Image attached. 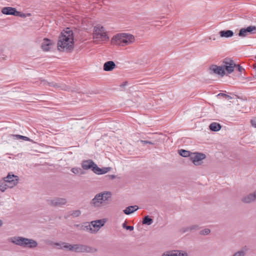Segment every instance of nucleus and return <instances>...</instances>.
Masks as SVG:
<instances>
[{
  "instance_id": "1",
  "label": "nucleus",
  "mask_w": 256,
  "mask_h": 256,
  "mask_svg": "<svg viewBox=\"0 0 256 256\" xmlns=\"http://www.w3.org/2000/svg\"><path fill=\"white\" fill-rule=\"evenodd\" d=\"M74 47L73 32L70 28L64 30L59 37L58 48L60 50L68 51L72 50Z\"/></svg>"
},
{
  "instance_id": "2",
  "label": "nucleus",
  "mask_w": 256,
  "mask_h": 256,
  "mask_svg": "<svg viewBox=\"0 0 256 256\" xmlns=\"http://www.w3.org/2000/svg\"><path fill=\"white\" fill-rule=\"evenodd\" d=\"M112 194L108 191H103L95 195L90 200V206L96 208H100L108 206L110 202Z\"/></svg>"
},
{
  "instance_id": "3",
  "label": "nucleus",
  "mask_w": 256,
  "mask_h": 256,
  "mask_svg": "<svg viewBox=\"0 0 256 256\" xmlns=\"http://www.w3.org/2000/svg\"><path fill=\"white\" fill-rule=\"evenodd\" d=\"M135 37L130 34L122 32L112 36L111 42L120 46H125L132 44L135 42Z\"/></svg>"
},
{
  "instance_id": "4",
  "label": "nucleus",
  "mask_w": 256,
  "mask_h": 256,
  "mask_svg": "<svg viewBox=\"0 0 256 256\" xmlns=\"http://www.w3.org/2000/svg\"><path fill=\"white\" fill-rule=\"evenodd\" d=\"M9 241L16 245L30 248H35L38 245V242L36 240L22 236L10 238Z\"/></svg>"
},
{
  "instance_id": "5",
  "label": "nucleus",
  "mask_w": 256,
  "mask_h": 256,
  "mask_svg": "<svg viewBox=\"0 0 256 256\" xmlns=\"http://www.w3.org/2000/svg\"><path fill=\"white\" fill-rule=\"evenodd\" d=\"M93 38L96 40L102 42L108 41L109 40L106 31L104 28L100 24L94 26L93 32Z\"/></svg>"
},
{
  "instance_id": "6",
  "label": "nucleus",
  "mask_w": 256,
  "mask_h": 256,
  "mask_svg": "<svg viewBox=\"0 0 256 256\" xmlns=\"http://www.w3.org/2000/svg\"><path fill=\"white\" fill-rule=\"evenodd\" d=\"M97 251L96 248L91 247L85 244H74L73 252H88L94 253Z\"/></svg>"
},
{
  "instance_id": "7",
  "label": "nucleus",
  "mask_w": 256,
  "mask_h": 256,
  "mask_svg": "<svg viewBox=\"0 0 256 256\" xmlns=\"http://www.w3.org/2000/svg\"><path fill=\"white\" fill-rule=\"evenodd\" d=\"M3 180L9 185L10 188H12L18 184L19 177L12 172H9L8 176L4 177Z\"/></svg>"
},
{
  "instance_id": "8",
  "label": "nucleus",
  "mask_w": 256,
  "mask_h": 256,
  "mask_svg": "<svg viewBox=\"0 0 256 256\" xmlns=\"http://www.w3.org/2000/svg\"><path fill=\"white\" fill-rule=\"evenodd\" d=\"M223 66L224 68V71L226 70L228 74H230L234 72V68L236 64L234 61L230 58H226L223 62Z\"/></svg>"
},
{
  "instance_id": "9",
  "label": "nucleus",
  "mask_w": 256,
  "mask_h": 256,
  "mask_svg": "<svg viewBox=\"0 0 256 256\" xmlns=\"http://www.w3.org/2000/svg\"><path fill=\"white\" fill-rule=\"evenodd\" d=\"M206 155L202 153H194L190 156V159L196 166L200 165L203 160L206 158Z\"/></svg>"
},
{
  "instance_id": "10",
  "label": "nucleus",
  "mask_w": 256,
  "mask_h": 256,
  "mask_svg": "<svg viewBox=\"0 0 256 256\" xmlns=\"http://www.w3.org/2000/svg\"><path fill=\"white\" fill-rule=\"evenodd\" d=\"M90 223L92 234H96L104 225L106 220L104 219L92 221Z\"/></svg>"
},
{
  "instance_id": "11",
  "label": "nucleus",
  "mask_w": 256,
  "mask_h": 256,
  "mask_svg": "<svg viewBox=\"0 0 256 256\" xmlns=\"http://www.w3.org/2000/svg\"><path fill=\"white\" fill-rule=\"evenodd\" d=\"M210 70L213 73L220 75V76H224L225 74V71L224 67L222 66H218L216 65H212L210 68Z\"/></svg>"
},
{
  "instance_id": "12",
  "label": "nucleus",
  "mask_w": 256,
  "mask_h": 256,
  "mask_svg": "<svg viewBox=\"0 0 256 256\" xmlns=\"http://www.w3.org/2000/svg\"><path fill=\"white\" fill-rule=\"evenodd\" d=\"M48 202L52 206H61L66 204V200L64 198H55L54 200H48Z\"/></svg>"
},
{
  "instance_id": "13",
  "label": "nucleus",
  "mask_w": 256,
  "mask_h": 256,
  "mask_svg": "<svg viewBox=\"0 0 256 256\" xmlns=\"http://www.w3.org/2000/svg\"><path fill=\"white\" fill-rule=\"evenodd\" d=\"M254 30H256V26H249L246 28H241L238 33V36L241 37H245L248 33H252Z\"/></svg>"
},
{
  "instance_id": "14",
  "label": "nucleus",
  "mask_w": 256,
  "mask_h": 256,
  "mask_svg": "<svg viewBox=\"0 0 256 256\" xmlns=\"http://www.w3.org/2000/svg\"><path fill=\"white\" fill-rule=\"evenodd\" d=\"M96 166V164L91 160H83L82 162V167L85 170L92 168L94 172V167Z\"/></svg>"
},
{
  "instance_id": "15",
  "label": "nucleus",
  "mask_w": 256,
  "mask_h": 256,
  "mask_svg": "<svg viewBox=\"0 0 256 256\" xmlns=\"http://www.w3.org/2000/svg\"><path fill=\"white\" fill-rule=\"evenodd\" d=\"M2 12L4 14L16 16L18 11L15 8L12 7H4L2 10Z\"/></svg>"
},
{
  "instance_id": "16",
  "label": "nucleus",
  "mask_w": 256,
  "mask_h": 256,
  "mask_svg": "<svg viewBox=\"0 0 256 256\" xmlns=\"http://www.w3.org/2000/svg\"><path fill=\"white\" fill-rule=\"evenodd\" d=\"M52 44V41L48 38H44V41L42 44L41 47L44 51L48 52L50 50Z\"/></svg>"
},
{
  "instance_id": "17",
  "label": "nucleus",
  "mask_w": 256,
  "mask_h": 256,
  "mask_svg": "<svg viewBox=\"0 0 256 256\" xmlns=\"http://www.w3.org/2000/svg\"><path fill=\"white\" fill-rule=\"evenodd\" d=\"M115 63L112 60L106 62L103 66L104 70L106 72L112 71L116 67Z\"/></svg>"
},
{
  "instance_id": "18",
  "label": "nucleus",
  "mask_w": 256,
  "mask_h": 256,
  "mask_svg": "<svg viewBox=\"0 0 256 256\" xmlns=\"http://www.w3.org/2000/svg\"><path fill=\"white\" fill-rule=\"evenodd\" d=\"M110 170V167H105L102 168H100L98 166L94 167V172L97 174H102L108 172Z\"/></svg>"
},
{
  "instance_id": "19",
  "label": "nucleus",
  "mask_w": 256,
  "mask_h": 256,
  "mask_svg": "<svg viewBox=\"0 0 256 256\" xmlns=\"http://www.w3.org/2000/svg\"><path fill=\"white\" fill-rule=\"evenodd\" d=\"M256 200L255 192L254 194H250L246 196H245L242 198V202L245 203H250Z\"/></svg>"
},
{
  "instance_id": "20",
  "label": "nucleus",
  "mask_w": 256,
  "mask_h": 256,
  "mask_svg": "<svg viewBox=\"0 0 256 256\" xmlns=\"http://www.w3.org/2000/svg\"><path fill=\"white\" fill-rule=\"evenodd\" d=\"M138 209V206L136 205L129 206L126 207L124 210V214L128 215L134 212H136Z\"/></svg>"
},
{
  "instance_id": "21",
  "label": "nucleus",
  "mask_w": 256,
  "mask_h": 256,
  "mask_svg": "<svg viewBox=\"0 0 256 256\" xmlns=\"http://www.w3.org/2000/svg\"><path fill=\"white\" fill-rule=\"evenodd\" d=\"M234 34V32L231 30H221L220 32V36L222 38H230Z\"/></svg>"
},
{
  "instance_id": "22",
  "label": "nucleus",
  "mask_w": 256,
  "mask_h": 256,
  "mask_svg": "<svg viewBox=\"0 0 256 256\" xmlns=\"http://www.w3.org/2000/svg\"><path fill=\"white\" fill-rule=\"evenodd\" d=\"M221 128L220 124L216 122H212L209 126L210 130L212 132H218L221 129Z\"/></svg>"
},
{
  "instance_id": "23",
  "label": "nucleus",
  "mask_w": 256,
  "mask_h": 256,
  "mask_svg": "<svg viewBox=\"0 0 256 256\" xmlns=\"http://www.w3.org/2000/svg\"><path fill=\"white\" fill-rule=\"evenodd\" d=\"M57 246H60L62 248L68 249L70 250L73 251L74 250V244H70L68 243L63 242L61 244H56Z\"/></svg>"
},
{
  "instance_id": "24",
  "label": "nucleus",
  "mask_w": 256,
  "mask_h": 256,
  "mask_svg": "<svg viewBox=\"0 0 256 256\" xmlns=\"http://www.w3.org/2000/svg\"><path fill=\"white\" fill-rule=\"evenodd\" d=\"M198 228V226L196 224L191 225L190 226H187L182 228V231L184 232H188L189 231H192L194 230H196Z\"/></svg>"
},
{
  "instance_id": "25",
  "label": "nucleus",
  "mask_w": 256,
  "mask_h": 256,
  "mask_svg": "<svg viewBox=\"0 0 256 256\" xmlns=\"http://www.w3.org/2000/svg\"><path fill=\"white\" fill-rule=\"evenodd\" d=\"M153 220L148 216H145L142 220V223L143 224L150 226L152 224Z\"/></svg>"
},
{
  "instance_id": "26",
  "label": "nucleus",
  "mask_w": 256,
  "mask_h": 256,
  "mask_svg": "<svg viewBox=\"0 0 256 256\" xmlns=\"http://www.w3.org/2000/svg\"><path fill=\"white\" fill-rule=\"evenodd\" d=\"M246 248H242L240 250L235 252L232 256H244L246 254Z\"/></svg>"
},
{
  "instance_id": "27",
  "label": "nucleus",
  "mask_w": 256,
  "mask_h": 256,
  "mask_svg": "<svg viewBox=\"0 0 256 256\" xmlns=\"http://www.w3.org/2000/svg\"><path fill=\"white\" fill-rule=\"evenodd\" d=\"M8 188H10L9 185L3 180L0 182V190L4 192Z\"/></svg>"
},
{
  "instance_id": "28",
  "label": "nucleus",
  "mask_w": 256,
  "mask_h": 256,
  "mask_svg": "<svg viewBox=\"0 0 256 256\" xmlns=\"http://www.w3.org/2000/svg\"><path fill=\"white\" fill-rule=\"evenodd\" d=\"M82 229L84 230H86L88 232H89L91 234H92L91 223L87 224H85L84 226H82Z\"/></svg>"
},
{
  "instance_id": "29",
  "label": "nucleus",
  "mask_w": 256,
  "mask_h": 256,
  "mask_svg": "<svg viewBox=\"0 0 256 256\" xmlns=\"http://www.w3.org/2000/svg\"><path fill=\"white\" fill-rule=\"evenodd\" d=\"M13 137L14 139L18 140V139H22V140H24L25 141H32V140L28 137L26 136H23L19 134H14L13 135Z\"/></svg>"
},
{
  "instance_id": "30",
  "label": "nucleus",
  "mask_w": 256,
  "mask_h": 256,
  "mask_svg": "<svg viewBox=\"0 0 256 256\" xmlns=\"http://www.w3.org/2000/svg\"><path fill=\"white\" fill-rule=\"evenodd\" d=\"M71 171L74 174H83L84 172L80 168H74L71 169Z\"/></svg>"
},
{
  "instance_id": "31",
  "label": "nucleus",
  "mask_w": 256,
  "mask_h": 256,
  "mask_svg": "<svg viewBox=\"0 0 256 256\" xmlns=\"http://www.w3.org/2000/svg\"><path fill=\"white\" fill-rule=\"evenodd\" d=\"M178 154L184 157H190V152L189 151L184 150H179Z\"/></svg>"
},
{
  "instance_id": "32",
  "label": "nucleus",
  "mask_w": 256,
  "mask_h": 256,
  "mask_svg": "<svg viewBox=\"0 0 256 256\" xmlns=\"http://www.w3.org/2000/svg\"><path fill=\"white\" fill-rule=\"evenodd\" d=\"M162 256H176V251L166 252Z\"/></svg>"
},
{
  "instance_id": "33",
  "label": "nucleus",
  "mask_w": 256,
  "mask_h": 256,
  "mask_svg": "<svg viewBox=\"0 0 256 256\" xmlns=\"http://www.w3.org/2000/svg\"><path fill=\"white\" fill-rule=\"evenodd\" d=\"M81 214V212L78 210H74L70 214V215L72 216L73 217H77L78 216Z\"/></svg>"
},
{
  "instance_id": "34",
  "label": "nucleus",
  "mask_w": 256,
  "mask_h": 256,
  "mask_svg": "<svg viewBox=\"0 0 256 256\" xmlns=\"http://www.w3.org/2000/svg\"><path fill=\"white\" fill-rule=\"evenodd\" d=\"M210 232V230L208 228H204V230H202L200 232V234L202 235H207L209 234Z\"/></svg>"
},
{
  "instance_id": "35",
  "label": "nucleus",
  "mask_w": 256,
  "mask_h": 256,
  "mask_svg": "<svg viewBox=\"0 0 256 256\" xmlns=\"http://www.w3.org/2000/svg\"><path fill=\"white\" fill-rule=\"evenodd\" d=\"M122 227L124 228H126L127 230H130V231L132 230H134V226H126L125 223H124L122 224Z\"/></svg>"
},
{
  "instance_id": "36",
  "label": "nucleus",
  "mask_w": 256,
  "mask_h": 256,
  "mask_svg": "<svg viewBox=\"0 0 256 256\" xmlns=\"http://www.w3.org/2000/svg\"><path fill=\"white\" fill-rule=\"evenodd\" d=\"M30 16V14H22L20 12H18V14H16V16H18L21 18H26V16Z\"/></svg>"
},
{
  "instance_id": "37",
  "label": "nucleus",
  "mask_w": 256,
  "mask_h": 256,
  "mask_svg": "<svg viewBox=\"0 0 256 256\" xmlns=\"http://www.w3.org/2000/svg\"><path fill=\"white\" fill-rule=\"evenodd\" d=\"M217 96H223V97H224V98H228V99H232V98L228 96V95H227L225 94H224V93H220L218 94V95H217Z\"/></svg>"
},
{
  "instance_id": "38",
  "label": "nucleus",
  "mask_w": 256,
  "mask_h": 256,
  "mask_svg": "<svg viewBox=\"0 0 256 256\" xmlns=\"http://www.w3.org/2000/svg\"><path fill=\"white\" fill-rule=\"evenodd\" d=\"M176 252V256H188L187 254L185 252H179L177 251Z\"/></svg>"
},
{
  "instance_id": "39",
  "label": "nucleus",
  "mask_w": 256,
  "mask_h": 256,
  "mask_svg": "<svg viewBox=\"0 0 256 256\" xmlns=\"http://www.w3.org/2000/svg\"><path fill=\"white\" fill-rule=\"evenodd\" d=\"M236 67L238 68V70L240 72H242V71L244 70V69L240 65L236 64Z\"/></svg>"
},
{
  "instance_id": "40",
  "label": "nucleus",
  "mask_w": 256,
  "mask_h": 256,
  "mask_svg": "<svg viewBox=\"0 0 256 256\" xmlns=\"http://www.w3.org/2000/svg\"><path fill=\"white\" fill-rule=\"evenodd\" d=\"M141 142L143 144H154L150 142V141H148V140H141Z\"/></svg>"
},
{
  "instance_id": "41",
  "label": "nucleus",
  "mask_w": 256,
  "mask_h": 256,
  "mask_svg": "<svg viewBox=\"0 0 256 256\" xmlns=\"http://www.w3.org/2000/svg\"><path fill=\"white\" fill-rule=\"evenodd\" d=\"M251 124L254 127L256 128V118L251 120Z\"/></svg>"
},
{
  "instance_id": "42",
  "label": "nucleus",
  "mask_w": 256,
  "mask_h": 256,
  "mask_svg": "<svg viewBox=\"0 0 256 256\" xmlns=\"http://www.w3.org/2000/svg\"><path fill=\"white\" fill-rule=\"evenodd\" d=\"M108 176L111 179H114L116 178L115 175H109Z\"/></svg>"
},
{
  "instance_id": "43",
  "label": "nucleus",
  "mask_w": 256,
  "mask_h": 256,
  "mask_svg": "<svg viewBox=\"0 0 256 256\" xmlns=\"http://www.w3.org/2000/svg\"><path fill=\"white\" fill-rule=\"evenodd\" d=\"M2 224V222L1 220H0V226H1Z\"/></svg>"
},
{
  "instance_id": "44",
  "label": "nucleus",
  "mask_w": 256,
  "mask_h": 256,
  "mask_svg": "<svg viewBox=\"0 0 256 256\" xmlns=\"http://www.w3.org/2000/svg\"><path fill=\"white\" fill-rule=\"evenodd\" d=\"M76 226H79V225H78V224H76Z\"/></svg>"
},
{
  "instance_id": "45",
  "label": "nucleus",
  "mask_w": 256,
  "mask_h": 256,
  "mask_svg": "<svg viewBox=\"0 0 256 256\" xmlns=\"http://www.w3.org/2000/svg\"><path fill=\"white\" fill-rule=\"evenodd\" d=\"M255 58H256V57H255Z\"/></svg>"
}]
</instances>
